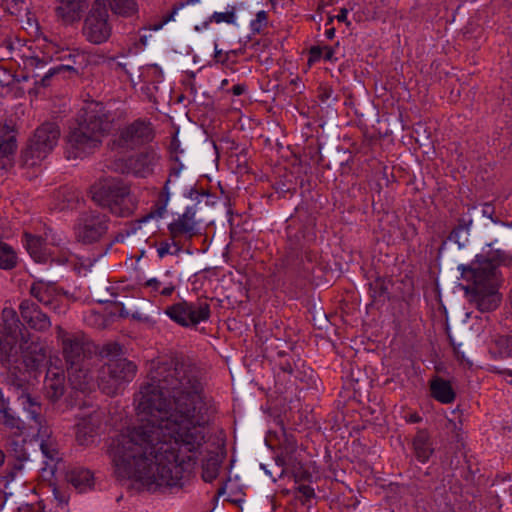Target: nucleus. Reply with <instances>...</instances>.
<instances>
[{
  "instance_id": "1",
  "label": "nucleus",
  "mask_w": 512,
  "mask_h": 512,
  "mask_svg": "<svg viewBox=\"0 0 512 512\" xmlns=\"http://www.w3.org/2000/svg\"><path fill=\"white\" fill-rule=\"evenodd\" d=\"M135 402L139 423L109 446L115 473L150 492L181 486L209 439L210 399L200 370L178 357L153 361Z\"/></svg>"
},
{
  "instance_id": "2",
  "label": "nucleus",
  "mask_w": 512,
  "mask_h": 512,
  "mask_svg": "<svg viewBox=\"0 0 512 512\" xmlns=\"http://www.w3.org/2000/svg\"><path fill=\"white\" fill-rule=\"evenodd\" d=\"M114 122L113 114L98 101L85 102L77 114L76 125L67 135V151L70 158L91 156L102 145V139L108 135Z\"/></svg>"
},
{
  "instance_id": "3",
  "label": "nucleus",
  "mask_w": 512,
  "mask_h": 512,
  "mask_svg": "<svg viewBox=\"0 0 512 512\" xmlns=\"http://www.w3.org/2000/svg\"><path fill=\"white\" fill-rule=\"evenodd\" d=\"M458 269L461 271V278L467 282L464 289L470 295L471 302L482 312L495 310L501 302L496 265L491 261H483L460 265Z\"/></svg>"
},
{
  "instance_id": "4",
  "label": "nucleus",
  "mask_w": 512,
  "mask_h": 512,
  "mask_svg": "<svg viewBox=\"0 0 512 512\" xmlns=\"http://www.w3.org/2000/svg\"><path fill=\"white\" fill-rule=\"evenodd\" d=\"M92 200L117 217H128L136 210L138 201L130 186L119 178H105L91 187Z\"/></svg>"
},
{
  "instance_id": "5",
  "label": "nucleus",
  "mask_w": 512,
  "mask_h": 512,
  "mask_svg": "<svg viewBox=\"0 0 512 512\" xmlns=\"http://www.w3.org/2000/svg\"><path fill=\"white\" fill-rule=\"evenodd\" d=\"M17 397L23 410L27 412L30 422L25 423L23 420H21L9 407L8 402H6L4 399H1V423L11 432L12 435L16 437L30 435L33 434L34 431H37L38 434L43 431V433L46 434V428L43 425L44 418L41 413V404L29 393L23 390L18 393Z\"/></svg>"
},
{
  "instance_id": "6",
  "label": "nucleus",
  "mask_w": 512,
  "mask_h": 512,
  "mask_svg": "<svg viewBox=\"0 0 512 512\" xmlns=\"http://www.w3.org/2000/svg\"><path fill=\"white\" fill-rule=\"evenodd\" d=\"M1 320L3 330H0V362L6 367L17 361L18 341L28 330L12 307L3 308Z\"/></svg>"
},
{
  "instance_id": "7",
  "label": "nucleus",
  "mask_w": 512,
  "mask_h": 512,
  "mask_svg": "<svg viewBox=\"0 0 512 512\" xmlns=\"http://www.w3.org/2000/svg\"><path fill=\"white\" fill-rule=\"evenodd\" d=\"M137 367L125 358L109 359L98 375V387L109 396L116 395L120 388L136 375Z\"/></svg>"
},
{
  "instance_id": "8",
  "label": "nucleus",
  "mask_w": 512,
  "mask_h": 512,
  "mask_svg": "<svg viewBox=\"0 0 512 512\" xmlns=\"http://www.w3.org/2000/svg\"><path fill=\"white\" fill-rule=\"evenodd\" d=\"M164 314L181 327L193 328L210 319L211 307L207 300L198 299L195 302H190L180 299L167 306Z\"/></svg>"
},
{
  "instance_id": "9",
  "label": "nucleus",
  "mask_w": 512,
  "mask_h": 512,
  "mask_svg": "<svg viewBox=\"0 0 512 512\" xmlns=\"http://www.w3.org/2000/svg\"><path fill=\"white\" fill-rule=\"evenodd\" d=\"M110 218L97 210L80 213L75 220L73 232L75 239L82 244L99 242L108 232Z\"/></svg>"
},
{
  "instance_id": "10",
  "label": "nucleus",
  "mask_w": 512,
  "mask_h": 512,
  "mask_svg": "<svg viewBox=\"0 0 512 512\" xmlns=\"http://www.w3.org/2000/svg\"><path fill=\"white\" fill-rule=\"evenodd\" d=\"M112 26L105 0H95L85 17L82 34L92 44L105 43L111 36Z\"/></svg>"
},
{
  "instance_id": "11",
  "label": "nucleus",
  "mask_w": 512,
  "mask_h": 512,
  "mask_svg": "<svg viewBox=\"0 0 512 512\" xmlns=\"http://www.w3.org/2000/svg\"><path fill=\"white\" fill-rule=\"evenodd\" d=\"M153 138L151 124L138 119L120 131L118 138L113 141V148L121 152L135 150L150 143Z\"/></svg>"
},
{
  "instance_id": "12",
  "label": "nucleus",
  "mask_w": 512,
  "mask_h": 512,
  "mask_svg": "<svg viewBox=\"0 0 512 512\" xmlns=\"http://www.w3.org/2000/svg\"><path fill=\"white\" fill-rule=\"evenodd\" d=\"M60 137L59 126L54 122H45L40 125L29 139L24 157L27 158H45L56 146Z\"/></svg>"
},
{
  "instance_id": "13",
  "label": "nucleus",
  "mask_w": 512,
  "mask_h": 512,
  "mask_svg": "<svg viewBox=\"0 0 512 512\" xmlns=\"http://www.w3.org/2000/svg\"><path fill=\"white\" fill-rule=\"evenodd\" d=\"M76 419L77 443L82 446L92 444L103 421V412L95 407H87L76 415Z\"/></svg>"
},
{
  "instance_id": "14",
  "label": "nucleus",
  "mask_w": 512,
  "mask_h": 512,
  "mask_svg": "<svg viewBox=\"0 0 512 512\" xmlns=\"http://www.w3.org/2000/svg\"><path fill=\"white\" fill-rule=\"evenodd\" d=\"M56 337L61 343L62 353L67 365L84 362L85 337L80 332H67L61 326L56 327Z\"/></svg>"
},
{
  "instance_id": "15",
  "label": "nucleus",
  "mask_w": 512,
  "mask_h": 512,
  "mask_svg": "<svg viewBox=\"0 0 512 512\" xmlns=\"http://www.w3.org/2000/svg\"><path fill=\"white\" fill-rule=\"evenodd\" d=\"M84 58L83 54L67 48L58 60L63 63L50 68L42 77L41 84L48 86L51 78L58 75H63V77L78 76L80 69H82Z\"/></svg>"
},
{
  "instance_id": "16",
  "label": "nucleus",
  "mask_w": 512,
  "mask_h": 512,
  "mask_svg": "<svg viewBox=\"0 0 512 512\" xmlns=\"http://www.w3.org/2000/svg\"><path fill=\"white\" fill-rule=\"evenodd\" d=\"M18 357L22 356L27 367L36 368L46 358V350L40 338L32 335L29 331L18 341Z\"/></svg>"
},
{
  "instance_id": "17",
  "label": "nucleus",
  "mask_w": 512,
  "mask_h": 512,
  "mask_svg": "<svg viewBox=\"0 0 512 512\" xmlns=\"http://www.w3.org/2000/svg\"><path fill=\"white\" fill-rule=\"evenodd\" d=\"M167 228L172 240L182 236L192 239L199 233L195 206L186 207L181 215L168 224Z\"/></svg>"
},
{
  "instance_id": "18",
  "label": "nucleus",
  "mask_w": 512,
  "mask_h": 512,
  "mask_svg": "<svg viewBox=\"0 0 512 512\" xmlns=\"http://www.w3.org/2000/svg\"><path fill=\"white\" fill-rule=\"evenodd\" d=\"M20 315L23 321L33 330L45 332L51 327V321L47 314L41 311L39 306L29 299L23 300L19 305Z\"/></svg>"
},
{
  "instance_id": "19",
  "label": "nucleus",
  "mask_w": 512,
  "mask_h": 512,
  "mask_svg": "<svg viewBox=\"0 0 512 512\" xmlns=\"http://www.w3.org/2000/svg\"><path fill=\"white\" fill-rule=\"evenodd\" d=\"M45 236V239H43L41 236L32 235L30 233H24L26 249L30 256L36 262H45L47 260L48 253L46 248V241H48L49 238L53 245H61L62 239H56L54 235H52L51 230L49 231V233H45Z\"/></svg>"
},
{
  "instance_id": "20",
  "label": "nucleus",
  "mask_w": 512,
  "mask_h": 512,
  "mask_svg": "<svg viewBox=\"0 0 512 512\" xmlns=\"http://www.w3.org/2000/svg\"><path fill=\"white\" fill-rule=\"evenodd\" d=\"M183 165L180 163L178 167H174L171 169L168 179L165 182L163 190L159 194L157 202L153 205L150 212L143 216L139 222L144 223L149 221L150 219H159L162 218L166 212V207L170 199L168 185L172 181L173 177H177L182 170Z\"/></svg>"
},
{
  "instance_id": "21",
  "label": "nucleus",
  "mask_w": 512,
  "mask_h": 512,
  "mask_svg": "<svg viewBox=\"0 0 512 512\" xmlns=\"http://www.w3.org/2000/svg\"><path fill=\"white\" fill-rule=\"evenodd\" d=\"M429 389L431 397L442 404H451L456 398L451 382L440 376H434L429 381Z\"/></svg>"
},
{
  "instance_id": "22",
  "label": "nucleus",
  "mask_w": 512,
  "mask_h": 512,
  "mask_svg": "<svg viewBox=\"0 0 512 512\" xmlns=\"http://www.w3.org/2000/svg\"><path fill=\"white\" fill-rule=\"evenodd\" d=\"M68 378L74 389L87 391L93 384V373L84 367L83 362L76 365H68Z\"/></svg>"
},
{
  "instance_id": "23",
  "label": "nucleus",
  "mask_w": 512,
  "mask_h": 512,
  "mask_svg": "<svg viewBox=\"0 0 512 512\" xmlns=\"http://www.w3.org/2000/svg\"><path fill=\"white\" fill-rule=\"evenodd\" d=\"M88 0H57L56 14L63 21L72 23L81 17Z\"/></svg>"
},
{
  "instance_id": "24",
  "label": "nucleus",
  "mask_w": 512,
  "mask_h": 512,
  "mask_svg": "<svg viewBox=\"0 0 512 512\" xmlns=\"http://www.w3.org/2000/svg\"><path fill=\"white\" fill-rule=\"evenodd\" d=\"M67 481L79 492H86L94 487V475L86 468L76 467L66 474Z\"/></svg>"
},
{
  "instance_id": "25",
  "label": "nucleus",
  "mask_w": 512,
  "mask_h": 512,
  "mask_svg": "<svg viewBox=\"0 0 512 512\" xmlns=\"http://www.w3.org/2000/svg\"><path fill=\"white\" fill-rule=\"evenodd\" d=\"M18 150L16 132L13 127L0 125V160L12 159Z\"/></svg>"
},
{
  "instance_id": "26",
  "label": "nucleus",
  "mask_w": 512,
  "mask_h": 512,
  "mask_svg": "<svg viewBox=\"0 0 512 512\" xmlns=\"http://www.w3.org/2000/svg\"><path fill=\"white\" fill-rule=\"evenodd\" d=\"M412 445L415 457L419 462L426 463L434 453L433 443L427 430H418Z\"/></svg>"
},
{
  "instance_id": "27",
  "label": "nucleus",
  "mask_w": 512,
  "mask_h": 512,
  "mask_svg": "<svg viewBox=\"0 0 512 512\" xmlns=\"http://www.w3.org/2000/svg\"><path fill=\"white\" fill-rule=\"evenodd\" d=\"M30 293L40 303L49 306L52 305L58 297L59 290L55 283L40 280L32 284Z\"/></svg>"
},
{
  "instance_id": "28",
  "label": "nucleus",
  "mask_w": 512,
  "mask_h": 512,
  "mask_svg": "<svg viewBox=\"0 0 512 512\" xmlns=\"http://www.w3.org/2000/svg\"><path fill=\"white\" fill-rule=\"evenodd\" d=\"M46 396L51 401L58 400L65 391V376L62 372L48 371L44 382Z\"/></svg>"
},
{
  "instance_id": "29",
  "label": "nucleus",
  "mask_w": 512,
  "mask_h": 512,
  "mask_svg": "<svg viewBox=\"0 0 512 512\" xmlns=\"http://www.w3.org/2000/svg\"><path fill=\"white\" fill-rule=\"evenodd\" d=\"M489 352L498 359L512 357V335H495L490 342Z\"/></svg>"
},
{
  "instance_id": "30",
  "label": "nucleus",
  "mask_w": 512,
  "mask_h": 512,
  "mask_svg": "<svg viewBox=\"0 0 512 512\" xmlns=\"http://www.w3.org/2000/svg\"><path fill=\"white\" fill-rule=\"evenodd\" d=\"M472 225V218L470 216H463L459 219L457 226L451 231L449 240L463 248L469 240L470 226Z\"/></svg>"
},
{
  "instance_id": "31",
  "label": "nucleus",
  "mask_w": 512,
  "mask_h": 512,
  "mask_svg": "<svg viewBox=\"0 0 512 512\" xmlns=\"http://www.w3.org/2000/svg\"><path fill=\"white\" fill-rule=\"evenodd\" d=\"M122 173L130 174L138 178H145L151 173V169L147 162H116Z\"/></svg>"
},
{
  "instance_id": "32",
  "label": "nucleus",
  "mask_w": 512,
  "mask_h": 512,
  "mask_svg": "<svg viewBox=\"0 0 512 512\" xmlns=\"http://www.w3.org/2000/svg\"><path fill=\"white\" fill-rule=\"evenodd\" d=\"M18 257L15 250L8 244L0 241V269L12 270L17 266Z\"/></svg>"
},
{
  "instance_id": "33",
  "label": "nucleus",
  "mask_w": 512,
  "mask_h": 512,
  "mask_svg": "<svg viewBox=\"0 0 512 512\" xmlns=\"http://www.w3.org/2000/svg\"><path fill=\"white\" fill-rule=\"evenodd\" d=\"M144 288L150 289V293L156 295H162L165 297H169L175 291V285L173 283H168L165 285L161 280L157 278H151L145 281L143 284Z\"/></svg>"
},
{
  "instance_id": "34",
  "label": "nucleus",
  "mask_w": 512,
  "mask_h": 512,
  "mask_svg": "<svg viewBox=\"0 0 512 512\" xmlns=\"http://www.w3.org/2000/svg\"><path fill=\"white\" fill-rule=\"evenodd\" d=\"M115 14L131 16L137 12L135 0H106Z\"/></svg>"
},
{
  "instance_id": "35",
  "label": "nucleus",
  "mask_w": 512,
  "mask_h": 512,
  "mask_svg": "<svg viewBox=\"0 0 512 512\" xmlns=\"http://www.w3.org/2000/svg\"><path fill=\"white\" fill-rule=\"evenodd\" d=\"M46 41V44L43 46V53H44V59L43 60H39L37 57L34 58V60L37 62V63H45L46 62V58H49L50 60H59V57H61V55L64 53V51L67 49L63 44L59 43V42H56V41H53V40H47L45 39Z\"/></svg>"
},
{
  "instance_id": "36",
  "label": "nucleus",
  "mask_w": 512,
  "mask_h": 512,
  "mask_svg": "<svg viewBox=\"0 0 512 512\" xmlns=\"http://www.w3.org/2000/svg\"><path fill=\"white\" fill-rule=\"evenodd\" d=\"M220 464L219 461L211 457L202 464V479L205 482H212L217 478L219 473Z\"/></svg>"
},
{
  "instance_id": "37",
  "label": "nucleus",
  "mask_w": 512,
  "mask_h": 512,
  "mask_svg": "<svg viewBox=\"0 0 512 512\" xmlns=\"http://www.w3.org/2000/svg\"><path fill=\"white\" fill-rule=\"evenodd\" d=\"M197 1L198 0H186V1H182V2H179V3L175 4L170 12H168L165 15H163L162 19L159 22L154 23L152 25L151 29L154 30V31H157V30L161 29L166 23H168L169 21L174 19L175 14L181 8H183L187 4H192V3H195Z\"/></svg>"
},
{
  "instance_id": "38",
  "label": "nucleus",
  "mask_w": 512,
  "mask_h": 512,
  "mask_svg": "<svg viewBox=\"0 0 512 512\" xmlns=\"http://www.w3.org/2000/svg\"><path fill=\"white\" fill-rule=\"evenodd\" d=\"M268 25V14L266 11L261 10L257 12L256 18L251 21L250 28L253 33L259 34Z\"/></svg>"
},
{
  "instance_id": "39",
  "label": "nucleus",
  "mask_w": 512,
  "mask_h": 512,
  "mask_svg": "<svg viewBox=\"0 0 512 512\" xmlns=\"http://www.w3.org/2000/svg\"><path fill=\"white\" fill-rule=\"evenodd\" d=\"M235 21V13L231 12H214L212 16L209 18V21L204 22L203 26L206 28L209 25V22L221 23L226 22L229 24L234 23Z\"/></svg>"
},
{
  "instance_id": "40",
  "label": "nucleus",
  "mask_w": 512,
  "mask_h": 512,
  "mask_svg": "<svg viewBox=\"0 0 512 512\" xmlns=\"http://www.w3.org/2000/svg\"><path fill=\"white\" fill-rule=\"evenodd\" d=\"M299 363L303 365V362L300 359L298 360L297 363L286 359L280 363V369L284 373H288L290 375H293L296 379L302 380V378L300 377Z\"/></svg>"
},
{
  "instance_id": "41",
  "label": "nucleus",
  "mask_w": 512,
  "mask_h": 512,
  "mask_svg": "<svg viewBox=\"0 0 512 512\" xmlns=\"http://www.w3.org/2000/svg\"><path fill=\"white\" fill-rule=\"evenodd\" d=\"M40 449L47 459L51 461L58 459V450L50 440H42Z\"/></svg>"
},
{
  "instance_id": "42",
  "label": "nucleus",
  "mask_w": 512,
  "mask_h": 512,
  "mask_svg": "<svg viewBox=\"0 0 512 512\" xmlns=\"http://www.w3.org/2000/svg\"><path fill=\"white\" fill-rule=\"evenodd\" d=\"M486 261H491L492 264L496 262L497 264L512 265V256L507 255L504 251L497 250Z\"/></svg>"
},
{
  "instance_id": "43",
  "label": "nucleus",
  "mask_w": 512,
  "mask_h": 512,
  "mask_svg": "<svg viewBox=\"0 0 512 512\" xmlns=\"http://www.w3.org/2000/svg\"><path fill=\"white\" fill-rule=\"evenodd\" d=\"M169 151L171 153V159L170 160H179V154L183 153V150L180 149V142L177 138V136H174L169 145Z\"/></svg>"
},
{
  "instance_id": "44",
  "label": "nucleus",
  "mask_w": 512,
  "mask_h": 512,
  "mask_svg": "<svg viewBox=\"0 0 512 512\" xmlns=\"http://www.w3.org/2000/svg\"><path fill=\"white\" fill-rule=\"evenodd\" d=\"M121 352V347L117 343H109L106 344L102 349V354L106 356H116L119 355Z\"/></svg>"
},
{
  "instance_id": "45",
  "label": "nucleus",
  "mask_w": 512,
  "mask_h": 512,
  "mask_svg": "<svg viewBox=\"0 0 512 512\" xmlns=\"http://www.w3.org/2000/svg\"><path fill=\"white\" fill-rule=\"evenodd\" d=\"M172 243L167 241L161 242L157 247V254L159 258H164L166 255H171Z\"/></svg>"
},
{
  "instance_id": "46",
  "label": "nucleus",
  "mask_w": 512,
  "mask_h": 512,
  "mask_svg": "<svg viewBox=\"0 0 512 512\" xmlns=\"http://www.w3.org/2000/svg\"><path fill=\"white\" fill-rule=\"evenodd\" d=\"M298 491L306 500L315 497L314 489L309 485H300Z\"/></svg>"
},
{
  "instance_id": "47",
  "label": "nucleus",
  "mask_w": 512,
  "mask_h": 512,
  "mask_svg": "<svg viewBox=\"0 0 512 512\" xmlns=\"http://www.w3.org/2000/svg\"><path fill=\"white\" fill-rule=\"evenodd\" d=\"M495 213V208L492 204L485 203L482 207V215L491 219L493 222H496L493 219V214Z\"/></svg>"
},
{
  "instance_id": "48",
  "label": "nucleus",
  "mask_w": 512,
  "mask_h": 512,
  "mask_svg": "<svg viewBox=\"0 0 512 512\" xmlns=\"http://www.w3.org/2000/svg\"><path fill=\"white\" fill-rule=\"evenodd\" d=\"M323 50H324V47L312 46L309 51L311 59L316 61V60L320 59L321 57H323Z\"/></svg>"
},
{
  "instance_id": "49",
  "label": "nucleus",
  "mask_w": 512,
  "mask_h": 512,
  "mask_svg": "<svg viewBox=\"0 0 512 512\" xmlns=\"http://www.w3.org/2000/svg\"><path fill=\"white\" fill-rule=\"evenodd\" d=\"M405 420L407 423L415 424L420 423L422 421V417L417 412H412L405 415Z\"/></svg>"
},
{
  "instance_id": "50",
  "label": "nucleus",
  "mask_w": 512,
  "mask_h": 512,
  "mask_svg": "<svg viewBox=\"0 0 512 512\" xmlns=\"http://www.w3.org/2000/svg\"><path fill=\"white\" fill-rule=\"evenodd\" d=\"M247 90V86L245 84H236L231 88V92L235 96H240L244 94Z\"/></svg>"
},
{
  "instance_id": "51",
  "label": "nucleus",
  "mask_w": 512,
  "mask_h": 512,
  "mask_svg": "<svg viewBox=\"0 0 512 512\" xmlns=\"http://www.w3.org/2000/svg\"><path fill=\"white\" fill-rule=\"evenodd\" d=\"M334 53H335V51H334V49L332 47L325 46L324 50H323V58H324V60L332 61Z\"/></svg>"
},
{
  "instance_id": "52",
  "label": "nucleus",
  "mask_w": 512,
  "mask_h": 512,
  "mask_svg": "<svg viewBox=\"0 0 512 512\" xmlns=\"http://www.w3.org/2000/svg\"><path fill=\"white\" fill-rule=\"evenodd\" d=\"M496 373L503 375L504 378L507 380V382L512 385V370L510 369H502V370H496Z\"/></svg>"
},
{
  "instance_id": "53",
  "label": "nucleus",
  "mask_w": 512,
  "mask_h": 512,
  "mask_svg": "<svg viewBox=\"0 0 512 512\" xmlns=\"http://www.w3.org/2000/svg\"><path fill=\"white\" fill-rule=\"evenodd\" d=\"M214 59L217 62L224 63L227 60V54H223L222 50H218L217 46L215 47Z\"/></svg>"
},
{
  "instance_id": "54",
  "label": "nucleus",
  "mask_w": 512,
  "mask_h": 512,
  "mask_svg": "<svg viewBox=\"0 0 512 512\" xmlns=\"http://www.w3.org/2000/svg\"><path fill=\"white\" fill-rule=\"evenodd\" d=\"M347 15H348V10L346 8H342L340 10L339 14L336 16V19L339 22H345L346 24H349V22H347Z\"/></svg>"
},
{
  "instance_id": "55",
  "label": "nucleus",
  "mask_w": 512,
  "mask_h": 512,
  "mask_svg": "<svg viewBox=\"0 0 512 512\" xmlns=\"http://www.w3.org/2000/svg\"><path fill=\"white\" fill-rule=\"evenodd\" d=\"M332 94V90L330 88H325L323 89V91L319 94V99L322 101V102H325L327 101L330 96Z\"/></svg>"
},
{
  "instance_id": "56",
  "label": "nucleus",
  "mask_w": 512,
  "mask_h": 512,
  "mask_svg": "<svg viewBox=\"0 0 512 512\" xmlns=\"http://www.w3.org/2000/svg\"><path fill=\"white\" fill-rule=\"evenodd\" d=\"M182 251V247L179 243L173 241L172 242V249H171V255H179Z\"/></svg>"
},
{
  "instance_id": "57",
  "label": "nucleus",
  "mask_w": 512,
  "mask_h": 512,
  "mask_svg": "<svg viewBox=\"0 0 512 512\" xmlns=\"http://www.w3.org/2000/svg\"><path fill=\"white\" fill-rule=\"evenodd\" d=\"M13 162H0V173L8 171L12 167Z\"/></svg>"
},
{
  "instance_id": "58",
  "label": "nucleus",
  "mask_w": 512,
  "mask_h": 512,
  "mask_svg": "<svg viewBox=\"0 0 512 512\" xmlns=\"http://www.w3.org/2000/svg\"><path fill=\"white\" fill-rule=\"evenodd\" d=\"M325 36L328 38V39H333L334 36H335V28H329L325 31Z\"/></svg>"
},
{
  "instance_id": "59",
  "label": "nucleus",
  "mask_w": 512,
  "mask_h": 512,
  "mask_svg": "<svg viewBox=\"0 0 512 512\" xmlns=\"http://www.w3.org/2000/svg\"><path fill=\"white\" fill-rule=\"evenodd\" d=\"M5 461V453L0 449V466L4 464Z\"/></svg>"
},
{
  "instance_id": "60",
  "label": "nucleus",
  "mask_w": 512,
  "mask_h": 512,
  "mask_svg": "<svg viewBox=\"0 0 512 512\" xmlns=\"http://www.w3.org/2000/svg\"><path fill=\"white\" fill-rule=\"evenodd\" d=\"M57 262L60 263V264L67 263V262H69V257L68 256H64L62 259H59Z\"/></svg>"
},
{
  "instance_id": "61",
  "label": "nucleus",
  "mask_w": 512,
  "mask_h": 512,
  "mask_svg": "<svg viewBox=\"0 0 512 512\" xmlns=\"http://www.w3.org/2000/svg\"><path fill=\"white\" fill-rule=\"evenodd\" d=\"M228 83H229L228 79L222 80L220 88L223 89L225 86L228 85Z\"/></svg>"
},
{
  "instance_id": "62",
  "label": "nucleus",
  "mask_w": 512,
  "mask_h": 512,
  "mask_svg": "<svg viewBox=\"0 0 512 512\" xmlns=\"http://www.w3.org/2000/svg\"><path fill=\"white\" fill-rule=\"evenodd\" d=\"M156 157L157 156H156L155 152L153 150H151V156H150L151 160H154Z\"/></svg>"
},
{
  "instance_id": "63",
  "label": "nucleus",
  "mask_w": 512,
  "mask_h": 512,
  "mask_svg": "<svg viewBox=\"0 0 512 512\" xmlns=\"http://www.w3.org/2000/svg\"><path fill=\"white\" fill-rule=\"evenodd\" d=\"M505 225L509 228H512V222L506 223Z\"/></svg>"
},
{
  "instance_id": "64",
  "label": "nucleus",
  "mask_w": 512,
  "mask_h": 512,
  "mask_svg": "<svg viewBox=\"0 0 512 512\" xmlns=\"http://www.w3.org/2000/svg\"><path fill=\"white\" fill-rule=\"evenodd\" d=\"M271 2H273L274 0H270Z\"/></svg>"
}]
</instances>
